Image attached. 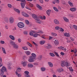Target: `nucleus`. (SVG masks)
<instances>
[{"label": "nucleus", "instance_id": "nucleus-29", "mask_svg": "<svg viewBox=\"0 0 77 77\" xmlns=\"http://www.w3.org/2000/svg\"><path fill=\"white\" fill-rule=\"evenodd\" d=\"M41 69L42 71H45V68L44 67H42L41 68Z\"/></svg>", "mask_w": 77, "mask_h": 77}, {"label": "nucleus", "instance_id": "nucleus-15", "mask_svg": "<svg viewBox=\"0 0 77 77\" xmlns=\"http://www.w3.org/2000/svg\"><path fill=\"white\" fill-rule=\"evenodd\" d=\"M25 4L26 3H21V8L22 9L24 8V7H25Z\"/></svg>", "mask_w": 77, "mask_h": 77}, {"label": "nucleus", "instance_id": "nucleus-54", "mask_svg": "<svg viewBox=\"0 0 77 77\" xmlns=\"http://www.w3.org/2000/svg\"><path fill=\"white\" fill-rule=\"evenodd\" d=\"M18 77H21V74L18 73Z\"/></svg>", "mask_w": 77, "mask_h": 77}, {"label": "nucleus", "instance_id": "nucleus-6", "mask_svg": "<svg viewBox=\"0 0 77 77\" xmlns=\"http://www.w3.org/2000/svg\"><path fill=\"white\" fill-rule=\"evenodd\" d=\"M22 15L25 17H29V15L27 14L26 13L24 12H22Z\"/></svg>", "mask_w": 77, "mask_h": 77}, {"label": "nucleus", "instance_id": "nucleus-17", "mask_svg": "<svg viewBox=\"0 0 77 77\" xmlns=\"http://www.w3.org/2000/svg\"><path fill=\"white\" fill-rule=\"evenodd\" d=\"M54 43L56 45H58L59 44V41L57 40H55L54 42Z\"/></svg>", "mask_w": 77, "mask_h": 77}, {"label": "nucleus", "instance_id": "nucleus-19", "mask_svg": "<svg viewBox=\"0 0 77 77\" xmlns=\"http://www.w3.org/2000/svg\"><path fill=\"white\" fill-rule=\"evenodd\" d=\"M28 66L29 68H33V65L32 64H29L28 65Z\"/></svg>", "mask_w": 77, "mask_h": 77}, {"label": "nucleus", "instance_id": "nucleus-44", "mask_svg": "<svg viewBox=\"0 0 77 77\" xmlns=\"http://www.w3.org/2000/svg\"><path fill=\"white\" fill-rule=\"evenodd\" d=\"M42 59V56L40 55L38 57V59L39 60H41Z\"/></svg>", "mask_w": 77, "mask_h": 77}, {"label": "nucleus", "instance_id": "nucleus-58", "mask_svg": "<svg viewBox=\"0 0 77 77\" xmlns=\"http://www.w3.org/2000/svg\"><path fill=\"white\" fill-rule=\"evenodd\" d=\"M0 42L1 44H5V42L4 41H1Z\"/></svg>", "mask_w": 77, "mask_h": 77}, {"label": "nucleus", "instance_id": "nucleus-33", "mask_svg": "<svg viewBox=\"0 0 77 77\" xmlns=\"http://www.w3.org/2000/svg\"><path fill=\"white\" fill-rule=\"evenodd\" d=\"M49 54L50 56H52V57H54V56H55V55H54V54L53 53H49Z\"/></svg>", "mask_w": 77, "mask_h": 77}, {"label": "nucleus", "instance_id": "nucleus-63", "mask_svg": "<svg viewBox=\"0 0 77 77\" xmlns=\"http://www.w3.org/2000/svg\"><path fill=\"white\" fill-rule=\"evenodd\" d=\"M60 48V50H61V49H62V46H60L59 47H58V48Z\"/></svg>", "mask_w": 77, "mask_h": 77}, {"label": "nucleus", "instance_id": "nucleus-13", "mask_svg": "<svg viewBox=\"0 0 77 77\" xmlns=\"http://www.w3.org/2000/svg\"><path fill=\"white\" fill-rule=\"evenodd\" d=\"M32 56L30 57H32L33 58H35V59H36V55L35 54L33 53H32L31 54Z\"/></svg>", "mask_w": 77, "mask_h": 77}, {"label": "nucleus", "instance_id": "nucleus-2", "mask_svg": "<svg viewBox=\"0 0 77 77\" xmlns=\"http://www.w3.org/2000/svg\"><path fill=\"white\" fill-rule=\"evenodd\" d=\"M6 71V69L5 67V66H2L1 70V75H3L4 74V72H5Z\"/></svg>", "mask_w": 77, "mask_h": 77}, {"label": "nucleus", "instance_id": "nucleus-25", "mask_svg": "<svg viewBox=\"0 0 77 77\" xmlns=\"http://www.w3.org/2000/svg\"><path fill=\"white\" fill-rule=\"evenodd\" d=\"M10 44H11V45H13V46L15 45V43L14 42L11 41L10 42Z\"/></svg>", "mask_w": 77, "mask_h": 77}, {"label": "nucleus", "instance_id": "nucleus-28", "mask_svg": "<svg viewBox=\"0 0 77 77\" xmlns=\"http://www.w3.org/2000/svg\"><path fill=\"white\" fill-rule=\"evenodd\" d=\"M53 9H54V11H56V12H58L59 11L58 10V9H57V8H56V7H53Z\"/></svg>", "mask_w": 77, "mask_h": 77}, {"label": "nucleus", "instance_id": "nucleus-59", "mask_svg": "<svg viewBox=\"0 0 77 77\" xmlns=\"http://www.w3.org/2000/svg\"><path fill=\"white\" fill-rule=\"evenodd\" d=\"M69 17H73V15L71 14H69Z\"/></svg>", "mask_w": 77, "mask_h": 77}, {"label": "nucleus", "instance_id": "nucleus-61", "mask_svg": "<svg viewBox=\"0 0 77 77\" xmlns=\"http://www.w3.org/2000/svg\"><path fill=\"white\" fill-rule=\"evenodd\" d=\"M52 39H53V37H51V36H49V40Z\"/></svg>", "mask_w": 77, "mask_h": 77}, {"label": "nucleus", "instance_id": "nucleus-38", "mask_svg": "<svg viewBox=\"0 0 77 77\" xmlns=\"http://www.w3.org/2000/svg\"><path fill=\"white\" fill-rule=\"evenodd\" d=\"M54 54L57 56V57H59V55L55 51L54 52Z\"/></svg>", "mask_w": 77, "mask_h": 77}, {"label": "nucleus", "instance_id": "nucleus-20", "mask_svg": "<svg viewBox=\"0 0 77 77\" xmlns=\"http://www.w3.org/2000/svg\"><path fill=\"white\" fill-rule=\"evenodd\" d=\"M9 37L10 38L12 39V40H15V38L14 36L11 35L9 36Z\"/></svg>", "mask_w": 77, "mask_h": 77}, {"label": "nucleus", "instance_id": "nucleus-4", "mask_svg": "<svg viewBox=\"0 0 77 77\" xmlns=\"http://www.w3.org/2000/svg\"><path fill=\"white\" fill-rule=\"evenodd\" d=\"M61 66L63 67L65 66H68V62L67 61L65 62V61H62L61 64Z\"/></svg>", "mask_w": 77, "mask_h": 77}, {"label": "nucleus", "instance_id": "nucleus-27", "mask_svg": "<svg viewBox=\"0 0 77 77\" xmlns=\"http://www.w3.org/2000/svg\"><path fill=\"white\" fill-rule=\"evenodd\" d=\"M63 71V69L62 68H60L58 70V72H62V71Z\"/></svg>", "mask_w": 77, "mask_h": 77}, {"label": "nucleus", "instance_id": "nucleus-18", "mask_svg": "<svg viewBox=\"0 0 77 77\" xmlns=\"http://www.w3.org/2000/svg\"><path fill=\"white\" fill-rule=\"evenodd\" d=\"M48 63L50 67H52V66H53V63L51 62H48Z\"/></svg>", "mask_w": 77, "mask_h": 77}, {"label": "nucleus", "instance_id": "nucleus-36", "mask_svg": "<svg viewBox=\"0 0 77 77\" xmlns=\"http://www.w3.org/2000/svg\"><path fill=\"white\" fill-rule=\"evenodd\" d=\"M22 48L25 50H28V49L27 48V47H22Z\"/></svg>", "mask_w": 77, "mask_h": 77}, {"label": "nucleus", "instance_id": "nucleus-53", "mask_svg": "<svg viewBox=\"0 0 77 77\" xmlns=\"http://www.w3.org/2000/svg\"><path fill=\"white\" fill-rule=\"evenodd\" d=\"M60 54L62 55V56H64V55H65V54L63 52H61L60 53Z\"/></svg>", "mask_w": 77, "mask_h": 77}, {"label": "nucleus", "instance_id": "nucleus-24", "mask_svg": "<svg viewBox=\"0 0 77 77\" xmlns=\"http://www.w3.org/2000/svg\"><path fill=\"white\" fill-rule=\"evenodd\" d=\"M68 3L69 5L70 6H71V7L73 6V4H72V2H71L70 1H69Z\"/></svg>", "mask_w": 77, "mask_h": 77}, {"label": "nucleus", "instance_id": "nucleus-23", "mask_svg": "<svg viewBox=\"0 0 77 77\" xmlns=\"http://www.w3.org/2000/svg\"><path fill=\"white\" fill-rule=\"evenodd\" d=\"M13 46V47L14 48H17H17H18V46L16 44H15Z\"/></svg>", "mask_w": 77, "mask_h": 77}, {"label": "nucleus", "instance_id": "nucleus-5", "mask_svg": "<svg viewBox=\"0 0 77 77\" xmlns=\"http://www.w3.org/2000/svg\"><path fill=\"white\" fill-rule=\"evenodd\" d=\"M29 59L28 60L29 62H34V59H35V58H33L32 57H30Z\"/></svg>", "mask_w": 77, "mask_h": 77}, {"label": "nucleus", "instance_id": "nucleus-57", "mask_svg": "<svg viewBox=\"0 0 77 77\" xmlns=\"http://www.w3.org/2000/svg\"><path fill=\"white\" fill-rule=\"evenodd\" d=\"M40 2V3H44V2L43 1V0H39Z\"/></svg>", "mask_w": 77, "mask_h": 77}, {"label": "nucleus", "instance_id": "nucleus-55", "mask_svg": "<svg viewBox=\"0 0 77 77\" xmlns=\"http://www.w3.org/2000/svg\"><path fill=\"white\" fill-rule=\"evenodd\" d=\"M18 41L19 42H21V39L20 38L18 39Z\"/></svg>", "mask_w": 77, "mask_h": 77}, {"label": "nucleus", "instance_id": "nucleus-39", "mask_svg": "<svg viewBox=\"0 0 77 77\" xmlns=\"http://www.w3.org/2000/svg\"><path fill=\"white\" fill-rule=\"evenodd\" d=\"M32 43H33V44H34V45H35V47H38V45L35 42L33 41L32 42Z\"/></svg>", "mask_w": 77, "mask_h": 77}, {"label": "nucleus", "instance_id": "nucleus-47", "mask_svg": "<svg viewBox=\"0 0 77 77\" xmlns=\"http://www.w3.org/2000/svg\"><path fill=\"white\" fill-rule=\"evenodd\" d=\"M60 32H63V31H64V29H62V28L61 27H60Z\"/></svg>", "mask_w": 77, "mask_h": 77}, {"label": "nucleus", "instance_id": "nucleus-60", "mask_svg": "<svg viewBox=\"0 0 77 77\" xmlns=\"http://www.w3.org/2000/svg\"><path fill=\"white\" fill-rule=\"evenodd\" d=\"M70 39H71V40H72V41H74V38H72V37H70Z\"/></svg>", "mask_w": 77, "mask_h": 77}, {"label": "nucleus", "instance_id": "nucleus-52", "mask_svg": "<svg viewBox=\"0 0 77 77\" xmlns=\"http://www.w3.org/2000/svg\"><path fill=\"white\" fill-rule=\"evenodd\" d=\"M64 35L65 36H67V37H68V35H67V33L65 32L64 34Z\"/></svg>", "mask_w": 77, "mask_h": 77}, {"label": "nucleus", "instance_id": "nucleus-12", "mask_svg": "<svg viewBox=\"0 0 77 77\" xmlns=\"http://www.w3.org/2000/svg\"><path fill=\"white\" fill-rule=\"evenodd\" d=\"M70 10L72 12H75L76 11V8H70Z\"/></svg>", "mask_w": 77, "mask_h": 77}, {"label": "nucleus", "instance_id": "nucleus-1", "mask_svg": "<svg viewBox=\"0 0 77 77\" xmlns=\"http://www.w3.org/2000/svg\"><path fill=\"white\" fill-rule=\"evenodd\" d=\"M32 17L33 18H34V19H35V20H37L36 21V23H38V24H41V22L40 21H39V18L37 17V15H35L34 14H33L32 15Z\"/></svg>", "mask_w": 77, "mask_h": 77}, {"label": "nucleus", "instance_id": "nucleus-41", "mask_svg": "<svg viewBox=\"0 0 77 77\" xmlns=\"http://www.w3.org/2000/svg\"><path fill=\"white\" fill-rule=\"evenodd\" d=\"M54 2L55 3H58V4H59V2H60V1H59V0H54Z\"/></svg>", "mask_w": 77, "mask_h": 77}, {"label": "nucleus", "instance_id": "nucleus-21", "mask_svg": "<svg viewBox=\"0 0 77 77\" xmlns=\"http://www.w3.org/2000/svg\"><path fill=\"white\" fill-rule=\"evenodd\" d=\"M45 42V41H41L40 42V44L41 45H43Z\"/></svg>", "mask_w": 77, "mask_h": 77}, {"label": "nucleus", "instance_id": "nucleus-43", "mask_svg": "<svg viewBox=\"0 0 77 77\" xmlns=\"http://www.w3.org/2000/svg\"><path fill=\"white\" fill-rule=\"evenodd\" d=\"M20 1L24 3H26V1L25 0H20Z\"/></svg>", "mask_w": 77, "mask_h": 77}, {"label": "nucleus", "instance_id": "nucleus-56", "mask_svg": "<svg viewBox=\"0 0 77 77\" xmlns=\"http://www.w3.org/2000/svg\"><path fill=\"white\" fill-rule=\"evenodd\" d=\"M38 33H43V32L42 31H40L39 32H37V33L36 32L35 33L36 34H37Z\"/></svg>", "mask_w": 77, "mask_h": 77}, {"label": "nucleus", "instance_id": "nucleus-35", "mask_svg": "<svg viewBox=\"0 0 77 77\" xmlns=\"http://www.w3.org/2000/svg\"><path fill=\"white\" fill-rule=\"evenodd\" d=\"M26 54L27 56H29V55H30V52L29 51H27L26 52Z\"/></svg>", "mask_w": 77, "mask_h": 77}, {"label": "nucleus", "instance_id": "nucleus-50", "mask_svg": "<svg viewBox=\"0 0 77 77\" xmlns=\"http://www.w3.org/2000/svg\"><path fill=\"white\" fill-rule=\"evenodd\" d=\"M8 6L9 8H12V5L11 4H8Z\"/></svg>", "mask_w": 77, "mask_h": 77}, {"label": "nucleus", "instance_id": "nucleus-14", "mask_svg": "<svg viewBox=\"0 0 77 77\" xmlns=\"http://www.w3.org/2000/svg\"><path fill=\"white\" fill-rule=\"evenodd\" d=\"M51 12V10H48L46 11V14L48 15H50Z\"/></svg>", "mask_w": 77, "mask_h": 77}, {"label": "nucleus", "instance_id": "nucleus-48", "mask_svg": "<svg viewBox=\"0 0 77 77\" xmlns=\"http://www.w3.org/2000/svg\"><path fill=\"white\" fill-rule=\"evenodd\" d=\"M23 33L24 35H27V31H24Z\"/></svg>", "mask_w": 77, "mask_h": 77}, {"label": "nucleus", "instance_id": "nucleus-22", "mask_svg": "<svg viewBox=\"0 0 77 77\" xmlns=\"http://www.w3.org/2000/svg\"><path fill=\"white\" fill-rule=\"evenodd\" d=\"M33 33H36V32H35L34 31H31L30 33H29V35L31 36H33Z\"/></svg>", "mask_w": 77, "mask_h": 77}, {"label": "nucleus", "instance_id": "nucleus-42", "mask_svg": "<svg viewBox=\"0 0 77 77\" xmlns=\"http://www.w3.org/2000/svg\"><path fill=\"white\" fill-rule=\"evenodd\" d=\"M37 7L38 8V9H42V7L39 5H37Z\"/></svg>", "mask_w": 77, "mask_h": 77}, {"label": "nucleus", "instance_id": "nucleus-16", "mask_svg": "<svg viewBox=\"0 0 77 77\" xmlns=\"http://www.w3.org/2000/svg\"><path fill=\"white\" fill-rule=\"evenodd\" d=\"M14 11L16 12H17L18 14H20V10L17 9V8H14Z\"/></svg>", "mask_w": 77, "mask_h": 77}, {"label": "nucleus", "instance_id": "nucleus-45", "mask_svg": "<svg viewBox=\"0 0 77 77\" xmlns=\"http://www.w3.org/2000/svg\"><path fill=\"white\" fill-rule=\"evenodd\" d=\"M60 27L59 26H56L55 27V29L56 30H59L60 29Z\"/></svg>", "mask_w": 77, "mask_h": 77}, {"label": "nucleus", "instance_id": "nucleus-32", "mask_svg": "<svg viewBox=\"0 0 77 77\" xmlns=\"http://www.w3.org/2000/svg\"><path fill=\"white\" fill-rule=\"evenodd\" d=\"M23 66H27V63L26 62H24L23 63Z\"/></svg>", "mask_w": 77, "mask_h": 77}, {"label": "nucleus", "instance_id": "nucleus-46", "mask_svg": "<svg viewBox=\"0 0 77 77\" xmlns=\"http://www.w3.org/2000/svg\"><path fill=\"white\" fill-rule=\"evenodd\" d=\"M52 35L54 36H57V34L53 32H52Z\"/></svg>", "mask_w": 77, "mask_h": 77}, {"label": "nucleus", "instance_id": "nucleus-9", "mask_svg": "<svg viewBox=\"0 0 77 77\" xmlns=\"http://www.w3.org/2000/svg\"><path fill=\"white\" fill-rule=\"evenodd\" d=\"M21 70V68H18L16 70V74L17 75L18 74V72H20Z\"/></svg>", "mask_w": 77, "mask_h": 77}, {"label": "nucleus", "instance_id": "nucleus-51", "mask_svg": "<svg viewBox=\"0 0 77 77\" xmlns=\"http://www.w3.org/2000/svg\"><path fill=\"white\" fill-rule=\"evenodd\" d=\"M32 36H33V37H34V38H36V37L38 36L37 34H34L32 35Z\"/></svg>", "mask_w": 77, "mask_h": 77}, {"label": "nucleus", "instance_id": "nucleus-40", "mask_svg": "<svg viewBox=\"0 0 77 77\" xmlns=\"http://www.w3.org/2000/svg\"><path fill=\"white\" fill-rule=\"evenodd\" d=\"M69 69L70 71H73V70L72 69V67H69Z\"/></svg>", "mask_w": 77, "mask_h": 77}, {"label": "nucleus", "instance_id": "nucleus-10", "mask_svg": "<svg viewBox=\"0 0 77 77\" xmlns=\"http://www.w3.org/2000/svg\"><path fill=\"white\" fill-rule=\"evenodd\" d=\"M47 45V46L46 47V48L48 49H50L52 47L51 45L50 44H48Z\"/></svg>", "mask_w": 77, "mask_h": 77}, {"label": "nucleus", "instance_id": "nucleus-34", "mask_svg": "<svg viewBox=\"0 0 77 77\" xmlns=\"http://www.w3.org/2000/svg\"><path fill=\"white\" fill-rule=\"evenodd\" d=\"M73 27L74 28V29H75V30H77V25H74L73 26Z\"/></svg>", "mask_w": 77, "mask_h": 77}, {"label": "nucleus", "instance_id": "nucleus-8", "mask_svg": "<svg viewBox=\"0 0 77 77\" xmlns=\"http://www.w3.org/2000/svg\"><path fill=\"white\" fill-rule=\"evenodd\" d=\"M54 23H55V24L57 25H58L60 24L59 23V21L58 20H57L56 19H55L54 21Z\"/></svg>", "mask_w": 77, "mask_h": 77}, {"label": "nucleus", "instance_id": "nucleus-31", "mask_svg": "<svg viewBox=\"0 0 77 77\" xmlns=\"http://www.w3.org/2000/svg\"><path fill=\"white\" fill-rule=\"evenodd\" d=\"M63 19L64 20V21L66 22H68V19L65 17H63Z\"/></svg>", "mask_w": 77, "mask_h": 77}, {"label": "nucleus", "instance_id": "nucleus-7", "mask_svg": "<svg viewBox=\"0 0 77 77\" xmlns=\"http://www.w3.org/2000/svg\"><path fill=\"white\" fill-rule=\"evenodd\" d=\"M24 72L25 74H26L25 75L26 77H30V75H29V72L28 71H25Z\"/></svg>", "mask_w": 77, "mask_h": 77}, {"label": "nucleus", "instance_id": "nucleus-3", "mask_svg": "<svg viewBox=\"0 0 77 77\" xmlns=\"http://www.w3.org/2000/svg\"><path fill=\"white\" fill-rule=\"evenodd\" d=\"M17 26L19 28H23L24 27V24L23 22H19L17 24Z\"/></svg>", "mask_w": 77, "mask_h": 77}, {"label": "nucleus", "instance_id": "nucleus-49", "mask_svg": "<svg viewBox=\"0 0 77 77\" xmlns=\"http://www.w3.org/2000/svg\"><path fill=\"white\" fill-rule=\"evenodd\" d=\"M25 8L27 9H29V10H31V8L27 6H26Z\"/></svg>", "mask_w": 77, "mask_h": 77}, {"label": "nucleus", "instance_id": "nucleus-64", "mask_svg": "<svg viewBox=\"0 0 77 77\" xmlns=\"http://www.w3.org/2000/svg\"><path fill=\"white\" fill-rule=\"evenodd\" d=\"M33 65H34L36 66L38 65V64L36 63H33Z\"/></svg>", "mask_w": 77, "mask_h": 77}, {"label": "nucleus", "instance_id": "nucleus-37", "mask_svg": "<svg viewBox=\"0 0 77 77\" xmlns=\"http://www.w3.org/2000/svg\"><path fill=\"white\" fill-rule=\"evenodd\" d=\"M27 45H29V46H30V47H32V44H31L30 43L28 42H27Z\"/></svg>", "mask_w": 77, "mask_h": 77}, {"label": "nucleus", "instance_id": "nucleus-11", "mask_svg": "<svg viewBox=\"0 0 77 77\" xmlns=\"http://www.w3.org/2000/svg\"><path fill=\"white\" fill-rule=\"evenodd\" d=\"M9 21L10 23H13L14 22V18L12 17H11L9 19Z\"/></svg>", "mask_w": 77, "mask_h": 77}, {"label": "nucleus", "instance_id": "nucleus-30", "mask_svg": "<svg viewBox=\"0 0 77 77\" xmlns=\"http://www.w3.org/2000/svg\"><path fill=\"white\" fill-rule=\"evenodd\" d=\"M25 21L27 25H29V24H30V23H29V21L28 20H25Z\"/></svg>", "mask_w": 77, "mask_h": 77}, {"label": "nucleus", "instance_id": "nucleus-26", "mask_svg": "<svg viewBox=\"0 0 77 77\" xmlns=\"http://www.w3.org/2000/svg\"><path fill=\"white\" fill-rule=\"evenodd\" d=\"M2 48L3 53H5V54H6V51H5V48L3 47H2Z\"/></svg>", "mask_w": 77, "mask_h": 77}, {"label": "nucleus", "instance_id": "nucleus-62", "mask_svg": "<svg viewBox=\"0 0 77 77\" xmlns=\"http://www.w3.org/2000/svg\"><path fill=\"white\" fill-rule=\"evenodd\" d=\"M70 36H71L70 34L68 33V37H70Z\"/></svg>", "mask_w": 77, "mask_h": 77}]
</instances>
